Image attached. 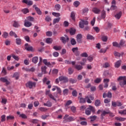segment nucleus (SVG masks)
Listing matches in <instances>:
<instances>
[{
	"label": "nucleus",
	"instance_id": "obj_1",
	"mask_svg": "<svg viewBox=\"0 0 126 126\" xmlns=\"http://www.w3.org/2000/svg\"><path fill=\"white\" fill-rule=\"evenodd\" d=\"M91 112L92 113H95V107L93 106L89 105V107H88L85 110V114L87 115V116H89L91 115Z\"/></svg>",
	"mask_w": 126,
	"mask_h": 126
},
{
	"label": "nucleus",
	"instance_id": "obj_2",
	"mask_svg": "<svg viewBox=\"0 0 126 126\" xmlns=\"http://www.w3.org/2000/svg\"><path fill=\"white\" fill-rule=\"evenodd\" d=\"M118 81H120V85L121 87H124L126 84V77L120 76L118 79Z\"/></svg>",
	"mask_w": 126,
	"mask_h": 126
},
{
	"label": "nucleus",
	"instance_id": "obj_3",
	"mask_svg": "<svg viewBox=\"0 0 126 126\" xmlns=\"http://www.w3.org/2000/svg\"><path fill=\"white\" fill-rule=\"evenodd\" d=\"M67 114H66L63 117L64 123H69V122H72L74 121V119L72 117H69Z\"/></svg>",
	"mask_w": 126,
	"mask_h": 126
},
{
	"label": "nucleus",
	"instance_id": "obj_4",
	"mask_svg": "<svg viewBox=\"0 0 126 126\" xmlns=\"http://www.w3.org/2000/svg\"><path fill=\"white\" fill-rule=\"evenodd\" d=\"M26 87H28L30 89H32L33 87L35 88L36 87V83L32 81H29L26 84Z\"/></svg>",
	"mask_w": 126,
	"mask_h": 126
},
{
	"label": "nucleus",
	"instance_id": "obj_5",
	"mask_svg": "<svg viewBox=\"0 0 126 126\" xmlns=\"http://www.w3.org/2000/svg\"><path fill=\"white\" fill-rule=\"evenodd\" d=\"M88 21L81 20V21L79 23L80 28H84V25H88Z\"/></svg>",
	"mask_w": 126,
	"mask_h": 126
},
{
	"label": "nucleus",
	"instance_id": "obj_6",
	"mask_svg": "<svg viewBox=\"0 0 126 126\" xmlns=\"http://www.w3.org/2000/svg\"><path fill=\"white\" fill-rule=\"evenodd\" d=\"M110 113L111 111L109 110H102V111H101V119H104V117H105L106 115H108V114H110Z\"/></svg>",
	"mask_w": 126,
	"mask_h": 126
},
{
	"label": "nucleus",
	"instance_id": "obj_7",
	"mask_svg": "<svg viewBox=\"0 0 126 126\" xmlns=\"http://www.w3.org/2000/svg\"><path fill=\"white\" fill-rule=\"evenodd\" d=\"M59 79L60 81H63L64 83H66V82H68V78L63 76H60L59 77Z\"/></svg>",
	"mask_w": 126,
	"mask_h": 126
},
{
	"label": "nucleus",
	"instance_id": "obj_8",
	"mask_svg": "<svg viewBox=\"0 0 126 126\" xmlns=\"http://www.w3.org/2000/svg\"><path fill=\"white\" fill-rule=\"evenodd\" d=\"M32 7L33 8H34L36 13H37V14H38V15H42V11H41V10L40 9V8H39V7H37L36 4H34L32 6Z\"/></svg>",
	"mask_w": 126,
	"mask_h": 126
},
{
	"label": "nucleus",
	"instance_id": "obj_9",
	"mask_svg": "<svg viewBox=\"0 0 126 126\" xmlns=\"http://www.w3.org/2000/svg\"><path fill=\"white\" fill-rule=\"evenodd\" d=\"M64 36L66 37V38H65V37L63 36H62L60 38V40L62 41L63 44H65L66 42H68V41H69V38H68V36H66V35H64Z\"/></svg>",
	"mask_w": 126,
	"mask_h": 126
},
{
	"label": "nucleus",
	"instance_id": "obj_10",
	"mask_svg": "<svg viewBox=\"0 0 126 126\" xmlns=\"http://www.w3.org/2000/svg\"><path fill=\"white\" fill-rule=\"evenodd\" d=\"M25 50H27V51L33 52V47L32 46H29V44L28 43H26L25 44Z\"/></svg>",
	"mask_w": 126,
	"mask_h": 126
},
{
	"label": "nucleus",
	"instance_id": "obj_11",
	"mask_svg": "<svg viewBox=\"0 0 126 126\" xmlns=\"http://www.w3.org/2000/svg\"><path fill=\"white\" fill-rule=\"evenodd\" d=\"M0 81H1V82H3L4 83H6V84L7 85H9V84L10 83V82H9V81H8L7 79H6V77H1L0 78Z\"/></svg>",
	"mask_w": 126,
	"mask_h": 126
},
{
	"label": "nucleus",
	"instance_id": "obj_12",
	"mask_svg": "<svg viewBox=\"0 0 126 126\" xmlns=\"http://www.w3.org/2000/svg\"><path fill=\"white\" fill-rule=\"evenodd\" d=\"M103 82L104 83V88H108L109 86V82H110V79H104Z\"/></svg>",
	"mask_w": 126,
	"mask_h": 126
},
{
	"label": "nucleus",
	"instance_id": "obj_13",
	"mask_svg": "<svg viewBox=\"0 0 126 126\" xmlns=\"http://www.w3.org/2000/svg\"><path fill=\"white\" fill-rule=\"evenodd\" d=\"M17 115H19V117L22 118V119H24V120H26L27 119V116L25 114H20V112H17Z\"/></svg>",
	"mask_w": 126,
	"mask_h": 126
},
{
	"label": "nucleus",
	"instance_id": "obj_14",
	"mask_svg": "<svg viewBox=\"0 0 126 126\" xmlns=\"http://www.w3.org/2000/svg\"><path fill=\"white\" fill-rule=\"evenodd\" d=\"M93 11L95 14H99V13H100L101 12V10H100L97 7H94L93 8Z\"/></svg>",
	"mask_w": 126,
	"mask_h": 126
},
{
	"label": "nucleus",
	"instance_id": "obj_15",
	"mask_svg": "<svg viewBox=\"0 0 126 126\" xmlns=\"http://www.w3.org/2000/svg\"><path fill=\"white\" fill-rule=\"evenodd\" d=\"M23 1L28 5H32L33 4V1L32 0H23Z\"/></svg>",
	"mask_w": 126,
	"mask_h": 126
},
{
	"label": "nucleus",
	"instance_id": "obj_16",
	"mask_svg": "<svg viewBox=\"0 0 126 126\" xmlns=\"http://www.w3.org/2000/svg\"><path fill=\"white\" fill-rule=\"evenodd\" d=\"M122 63V60L118 61L116 63H115V66L117 68H119L120 66H121V64Z\"/></svg>",
	"mask_w": 126,
	"mask_h": 126
},
{
	"label": "nucleus",
	"instance_id": "obj_17",
	"mask_svg": "<svg viewBox=\"0 0 126 126\" xmlns=\"http://www.w3.org/2000/svg\"><path fill=\"white\" fill-rule=\"evenodd\" d=\"M41 71L43 73V74H46V73H48V72H47V66H42Z\"/></svg>",
	"mask_w": 126,
	"mask_h": 126
},
{
	"label": "nucleus",
	"instance_id": "obj_18",
	"mask_svg": "<svg viewBox=\"0 0 126 126\" xmlns=\"http://www.w3.org/2000/svg\"><path fill=\"white\" fill-rule=\"evenodd\" d=\"M43 63L45 64V65H47V66H50L51 67L52 64H51V63L48 62V60L47 59L43 60Z\"/></svg>",
	"mask_w": 126,
	"mask_h": 126
},
{
	"label": "nucleus",
	"instance_id": "obj_19",
	"mask_svg": "<svg viewBox=\"0 0 126 126\" xmlns=\"http://www.w3.org/2000/svg\"><path fill=\"white\" fill-rule=\"evenodd\" d=\"M78 98L79 99V103H81V104L84 103L86 102V97L84 98L83 97H81L80 96H79Z\"/></svg>",
	"mask_w": 126,
	"mask_h": 126
},
{
	"label": "nucleus",
	"instance_id": "obj_20",
	"mask_svg": "<svg viewBox=\"0 0 126 126\" xmlns=\"http://www.w3.org/2000/svg\"><path fill=\"white\" fill-rule=\"evenodd\" d=\"M24 25L26 27H30L32 25V23L29 21H25Z\"/></svg>",
	"mask_w": 126,
	"mask_h": 126
},
{
	"label": "nucleus",
	"instance_id": "obj_21",
	"mask_svg": "<svg viewBox=\"0 0 126 126\" xmlns=\"http://www.w3.org/2000/svg\"><path fill=\"white\" fill-rule=\"evenodd\" d=\"M76 32V30L75 29L71 28L69 30V33H70V34H71V35H75Z\"/></svg>",
	"mask_w": 126,
	"mask_h": 126
},
{
	"label": "nucleus",
	"instance_id": "obj_22",
	"mask_svg": "<svg viewBox=\"0 0 126 126\" xmlns=\"http://www.w3.org/2000/svg\"><path fill=\"white\" fill-rule=\"evenodd\" d=\"M75 68L77 69V70H81L83 68V66L81 65H75Z\"/></svg>",
	"mask_w": 126,
	"mask_h": 126
},
{
	"label": "nucleus",
	"instance_id": "obj_23",
	"mask_svg": "<svg viewBox=\"0 0 126 126\" xmlns=\"http://www.w3.org/2000/svg\"><path fill=\"white\" fill-rule=\"evenodd\" d=\"M94 105L96 107H99L101 105V101L99 99L95 100Z\"/></svg>",
	"mask_w": 126,
	"mask_h": 126
},
{
	"label": "nucleus",
	"instance_id": "obj_24",
	"mask_svg": "<svg viewBox=\"0 0 126 126\" xmlns=\"http://www.w3.org/2000/svg\"><path fill=\"white\" fill-rule=\"evenodd\" d=\"M122 14H123V13L122 11L119 12L118 13H117L116 15H115V17L117 19H120L122 16Z\"/></svg>",
	"mask_w": 126,
	"mask_h": 126
},
{
	"label": "nucleus",
	"instance_id": "obj_25",
	"mask_svg": "<svg viewBox=\"0 0 126 126\" xmlns=\"http://www.w3.org/2000/svg\"><path fill=\"white\" fill-rule=\"evenodd\" d=\"M125 44H126V41H125L124 39L121 40L119 43L120 48H121L122 46L124 47V46H126L125 45Z\"/></svg>",
	"mask_w": 126,
	"mask_h": 126
},
{
	"label": "nucleus",
	"instance_id": "obj_26",
	"mask_svg": "<svg viewBox=\"0 0 126 126\" xmlns=\"http://www.w3.org/2000/svg\"><path fill=\"white\" fill-rule=\"evenodd\" d=\"M61 20V18L59 17L57 18L54 19L53 20V25H55L56 23H59Z\"/></svg>",
	"mask_w": 126,
	"mask_h": 126
},
{
	"label": "nucleus",
	"instance_id": "obj_27",
	"mask_svg": "<svg viewBox=\"0 0 126 126\" xmlns=\"http://www.w3.org/2000/svg\"><path fill=\"white\" fill-rule=\"evenodd\" d=\"M53 49L54 50H55V51H61V50H62V46H54Z\"/></svg>",
	"mask_w": 126,
	"mask_h": 126
},
{
	"label": "nucleus",
	"instance_id": "obj_28",
	"mask_svg": "<svg viewBox=\"0 0 126 126\" xmlns=\"http://www.w3.org/2000/svg\"><path fill=\"white\" fill-rule=\"evenodd\" d=\"M22 12L24 14H27V13L29 12V9H28V8H24L22 9Z\"/></svg>",
	"mask_w": 126,
	"mask_h": 126
},
{
	"label": "nucleus",
	"instance_id": "obj_29",
	"mask_svg": "<svg viewBox=\"0 0 126 126\" xmlns=\"http://www.w3.org/2000/svg\"><path fill=\"white\" fill-rule=\"evenodd\" d=\"M86 62H87L86 58H84L82 59V62H79V63H80L81 65H85V63H86Z\"/></svg>",
	"mask_w": 126,
	"mask_h": 126
},
{
	"label": "nucleus",
	"instance_id": "obj_30",
	"mask_svg": "<svg viewBox=\"0 0 126 126\" xmlns=\"http://www.w3.org/2000/svg\"><path fill=\"white\" fill-rule=\"evenodd\" d=\"M38 57H34L32 59V63H38Z\"/></svg>",
	"mask_w": 126,
	"mask_h": 126
},
{
	"label": "nucleus",
	"instance_id": "obj_31",
	"mask_svg": "<svg viewBox=\"0 0 126 126\" xmlns=\"http://www.w3.org/2000/svg\"><path fill=\"white\" fill-rule=\"evenodd\" d=\"M101 16L103 19H105V18H106V11L105 10L102 11Z\"/></svg>",
	"mask_w": 126,
	"mask_h": 126
},
{
	"label": "nucleus",
	"instance_id": "obj_32",
	"mask_svg": "<svg viewBox=\"0 0 126 126\" xmlns=\"http://www.w3.org/2000/svg\"><path fill=\"white\" fill-rule=\"evenodd\" d=\"M55 9L57 11H60L61 9V5L60 4H57L55 5Z\"/></svg>",
	"mask_w": 126,
	"mask_h": 126
},
{
	"label": "nucleus",
	"instance_id": "obj_33",
	"mask_svg": "<svg viewBox=\"0 0 126 126\" xmlns=\"http://www.w3.org/2000/svg\"><path fill=\"white\" fill-rule=\"evenodd\" d=\"M68 89H65L63 91V95H64V96H66L67 95H68Z\"/></svg>",
	"mask_w": 126,
	"mask_h": 126
},
{
	"label": "nucleus",
	"instance_id": "obj_34",
	"mask_svg": "<svg viewBox=\"0 0 126 126\" xmlns=\"http://www.w3.org/2000/svg\"><path fill=\"white\" fill-rule=\"evenodd\" d=\"M87 40H94V37L90 34H88L87 36Z\"/></svg>",
	"mask_w": 126,
	"mask_h": 126
},
{
	"label": "nucleus",
	"instance_id": "obj_35",
	"mask_svg": "<svg viewBox=\"0 0 126 126\" xmlns=\"http://www.w3.org/2000/svg\"><path fill=\"white\" fill-rule=\"evenodd\" d=\"M108 49H109L108 47H106L105 49H101L99 51V53H100V54H105V53L107 52V50H108Z\"/></svg>",
	"mask_w": 126,
	"mask_h": 126
},
{
	"label": "nucleus",
	"instance_id": "obj_36",
	"mask_svg": "<svg viewBox=\"0 0 126 126\" xmlns=\"http://www.w3.org/2000/svg\"><path fill=\"white\" fill-rule=\"evenodd\" d=\"M115 119L117 121H119V122H125V121H126V118H125L116 117Z\"/></svg>",
	"mask_w": 126,
	"mask_h": 126
},
{
	"label": "nucleus",
	"instance_id": "obj_37",
	"mask_svg": "<svg viewBox=\"0 0 126 126\" xmlns=\"http://www.w3.org/2000/svg\"><path fill=\"white\" fill-rule=\"evenodd\" d=\"M13 77H15L16 80H18L19 78V73H18V72H15L13 74Z\"/></svg>",
	"mask_w": 126,
	"mask_h": 126
},
{
	"label": "nucleus",
	"instance_id": "obj_38",
	"mask_svg": "<svg viewBox=\"0 0 126 126\" xmlns=\"http://www.w3.org/2000/svg\"><path fill=\"white\" fill-rule=\"evenodd\" d=\"M70 17L72 18V20L75 21V13L74 12H71Z\"/></svg>",
	"mask_w": 126,
	"mask_h": 126
},
{
	"label": "nucleus",
	"instance_id": "obj_39",
	"mask_svg": "<svg viewBox=\"0 0 126 126\" xmlns=\"http://www.w3.org/2000/svg\"><path fill=\"white\" fill-rule=\"evenodd\" d=\"M10 36H14L15 38H17V35L15 32H13V31H11L9 33Z\"/></svg>",
	"mask_w": 126,
	"mask_h": 126
},
{
	"label": "nucleus",
	"instance_id": "obj_40",
	"mask_svg": "<svg viewBox=\"0 0 126 126\" xmlns=\"http://www.w3.org/2000/svg\"><path fill=\"white\" fill-rule=\"evenodd\" d=\"M70 83H72V84H73L74 83H76V82L77 81L76 79L70 78L69 80Z\"/></svg>",
	"mask_w": 126,
	"mask_h": 126
},
{
	"label": "nucleus",
	"instance_id": "obj_41",
	"mask_svg": "<svg viewBox=\"0 0 126 126\" xmlns=\"http://www.w3.org/2000/svg\"><path fill=\"white\" fill-rule=\"evenodd\" d=\"M44 106H46L47 107H52V103L50 101H47L46 103H44Z\"/></svg>",
	"mask_w": 126,
	"mask_h": 126
},
{
	"label": "nucleus",
	"instance_id": "obj_42",
	"mask_svg": "<svg viewBox=\"0 0 126 126\" xmlns=\"http://www.w3.org/2000/svg\"><path fill=\"white\" fill-rule=\"evenodd\" d=\"M113 47H116L117 48H120L119 44L117 42H113L112 43Z\"/></svg>",
	"mask_w": 126,
	"mask_h": 126
},
{
	"label": "nucleus",
	"instance_id": "obj_43",
	"mask_svg": "<svg viewBox=\"0 0 126 126\" xmlns=\"http://www.w3.org/2000/svg\"><path fill=\"white\" fill-rule=\"evenodd\" d=\"M52 15L55 16V17H60V16H61V14H60V13L53 12Z\"/></svg>",
	"mask_w": 126,
	"mask_h": 126
},
{
	"label": "nucleus",
	"instance_id": "obj_44",
	"mask_svg": "<svg viewBox=\"0 0 126 126\" xmlns=\"http://www.w3.org/2000/svg\"><path fill=\"white\" fill-rule=\"evenodd\" d=\"M73 4L75 7H78L79 4H80V2L78 1H75L74 2Z\"/></svg>",
	"mask_w": 126,
	"mask_h": 126
},
{
	"label": "nucleus",
	"instance_id": "obj_45",
	"mask_svg": "<svg viewBox=\"0 0 126 126\" xmlns=\"http://www.w3.org/2000/svg\"><path fill=\"white\" fill-rule=\"evenodd\" d=\"M16 43L17 45H21V39L17 38L16 39Z\"/></svg>",
	"mask_w": 126,
	"mask_h": 126
},
{
	"label": "nucleus",
	"instance_id": "obj_46",
	"mask_svg": "<svg viewBox=\"0 0 126 126\" xmlns=\"http://www.w3.org/2000/svg\"><path fill=\"white\" fill-rule=\"evenodd\" d=\"M86 101H87V103H88L89 104H91V103H92V101L91 100L89 96H87L86 97Z\"/></svg>",
	"mask_w": 126,
	"mask_h": 126
},
{
	"label": "nucleus",
	"instance_id": "obj_47",
	"mask_svg": "<svg viewBox=\"0 0 126 126\" xmlns=\"http://www.w3.org/2000/svg\"><path fill=\"white\" fill-rule=\"evenodd\" d=\"M71 51L75 54L78 51V47H74L72 48Z\"/></svg>",
	"mask_w": 126,
	"mask_h": 126
},
{
	"label": "nucleus",
	"instance_id": "obj_48",
	"mask_svg": "<svg viewBox=\"0 0 126 126\" xmlns=\"http://www.w3.org/2000/svg\"><path fill=\"white\" fill-rule=\"evenodd\" d=\"M71 51L75 54L78 51V47H74L72 48Z\"/></svg>",
	"mask_w": 126,
	"mask_h": 126
},
{
	"label": "nucleus",
	"instance_id": "obj_49",
	"mask_svg": "<svg viewBox=\"0 0 126 126\" xmlns=\"http://www.w3.org/2000/svg\"><path fill=\"white\" fill-rule=\"evenodd\" d=\"M90 119H91V122H94L96 119H97V116H91L90 117Z\"/></svg>",
	"mask_w": 126,
	"mask_h": 126
},
{
	"label": "nucleus",
	"instance_id": "obj_50",
	"mask_svg": "<svg viewBox=\"0 0 126 126\" xmlns=\"http://www.w3.org/2000/svg\"><path fill=\"white\" fill-rule=\"evenodd\" d=\"M102 81V79L100 78H97L94 80V83H100Z\"/></svg>",
	"mask_w": 126,
	"mask_h": 126
},
{
	"label": "nucleus",
	"instance_id": "obj_51",
	"mask_svg": "<svg viewBox=\"0 0 126 126\" xmlns=\"http://www.w3.org/2000/svg\"><path fill=\"white\" fill-rule=\"evenodd\" d=\"M81 57H82L83 58H87V57H88V54L87 53L84 52L81 54Z\"/></svg>",
	"mask_w": 126,
	"mask_h": 126
},
{
	"label": "nucleus",
	"instance_id": "obj_52",
	"mask_svg": "<svg viewBox=\"0 0 126 126\" xmlns=\"http://www.w3.org/2000/svg\"><path fill=\"white\" fill-rule=\"evenodd\" d=\"M46 43H47V44H51L53 43V40L51 38H48L46 39Z\"/></svg>",
	"mask_w": 126,
	"mask_h": 126
},
{
	"label": "nucleus",
	"instance_id": "obj_53",
	"mask_svg": "<svg viewBox=\"0 0 126 126\" xmlns=\"http://www.w3.org/2000/svg\"><path fill=\"white\" fill-rule=\"evenodd\" d=\"M71 44L72 45H76V41L74 38H72L71 40Z\"/></svg>",
	"mask_w": 126,
	"mask_h": 126
},
{
	"label": "nucleus",
	"instance_id": "obj_54",
	"mask_svg": "<svg viewBox=\"0 0 126 126\" xmlns=\"http://www.w3.org/2000/svg\"><path fill=\"white\" fill-rule=\"evenodd\" d=\"M3 38H5V39H6L7 37H8V33L6 32H4L3 34H2Z\"/></svg>",
	"mask_w": 126,
	"mask_h": 126
},
{
	"label": "nucleus",
	"instance_id": "obj_55",
	"mask_svg": "<svg viewBox=\"0 0 126 126\" xmlns=\"http://www.w3.org/2000/svg\"><path fill=\"white\" fill-rule=\"evenodd\" d=\"M53 74H58L59 73V70L58 69H54L52 70Z\"/></svg>",
	"mask_w": 126,
	"mask_h": 126
},
{
	"label": "nucleus",
	"instance_id": "obj_56",
	"mask_svg": "<svg viewBox=\"0 0 126 126\" xmlns=\"http://www.w3.org/2000/svg\"><path fill=\"white\" fill-rule=\"evenodd\" d=\"M101 40L102 41H103V42H107V40H108V37H107V36H103L101 37Z\"/></svg>",
	"mask_w": 126,
	"mask_h": 126
},
{
	"label": "nucleus",
	"instance_id": "obj_57",
	"mask_svg": "<svg viewBox=\"0 0 126 126\" xmlns=\"http://www.w3.org/2000/svg\"><path fill=\"white\" fill-rule=\"evenodd\" d=\"M83 13H87V12H88V11H89V9H88V8H84V9H83Z\"/></svg>",
	"mask_w": 126,
	"mask_h": 126
},
{
	"label": "nucleus",
	"instance_id": "obj_58",
	"mask_svg": "<svg viewBox=\"0 0 126 126\" xmlns=\"http://www.w3.org/2000/svg\"><path fill=\"white\" fill-rule=\"evenodd\" d=\"M26 70V71H32V72H34V71H35V68L32 67L30 69H27Z\"/></svg>",
	"mask_w": 126,
	"mask_h": 126
},
{
	"label": "nucleus",
	"instance_id": "obj_59",
	"mask_svg": "<svg viewBox=\"0 0 126 126\" xmlns=\"http://www.w3.org/2000/svg\"><path fill=\"white\" fill-rule=\"evenodd\" d=\"M71 104H72V101L69 100L66 102L65 106H69Z\"/></svg>",
	"mask_w": 126,
	"mask_h": 126
},
{
	"label": "nucleus",
	"instance_id": "obj_60",
	"mask_svg": "<svg viewBox=\"0 0 126 126\" xmlns=\"http://www.w3.org/2000/svg\"><path fill=\"white\" fill-rule=\"evenodd\" d=\"M7 121H8V120H14V116H7Z\"/></svg>",
	"mask_w": 126,
	"mask_h": 126
},
{
	"label": "nucleus",
	"instance_id": "obj_61",
	"mask_svg": "<svg viewBox=\"0 0 126 126\" xmlns=\"http://www.w3.org/2000/svg\"><path fill=\"white\" fill-rule=\"evenodd\" d=\"M68 73H69V74H72V73H73V69H72V68L71 67L69 68Z\"/></svg>",
	"mask_w": 126,
	"mask_h": 126
},
{
	"label": "nucleus",
	"instance_id": "obj_62",
	"mask_svg": "<svg viewBox=\"0 0 126 126\" xmlns=\"http://www.w3.org/2000/svg\"><path fill=\"white\" fill-rule=\"evenodd\" d=\"M72 96H73L74 97H76V96H77V92H76V90H74L72 93Z\"/></svg>",
	"mask_w": 126,
	"mask_h": 126
},
{
	"label": "nucleus",
	"instance_id": "obj_63",
	"mask_svg": "<svg viewBox=\"0 0 126 126\" xmlns=\"http://www.w3.org/2000/svg\"><path fill=\"white\" fill-rule=\"evenodd\" d=\"M5 121V115L1 116V122H3Z\"/></svg>",
	"mask_w": 126,
	"mask_h": 126
},
{
	"label": "nucleus",
	"instance_id": "obj_64",
	"mask_svg": "<svg viewBox=\"0 0 126 126\" xmlns=\"http://www.w3.org/2000/svg\"><path fill=\"white\" fill-rule=\"evenodd\" d=\"M119 114H121V115H126V110L120 111L119 112Z\"/></svg>",
	"mask_w": 126,
	"mask_h": 126
}]
</instances>
